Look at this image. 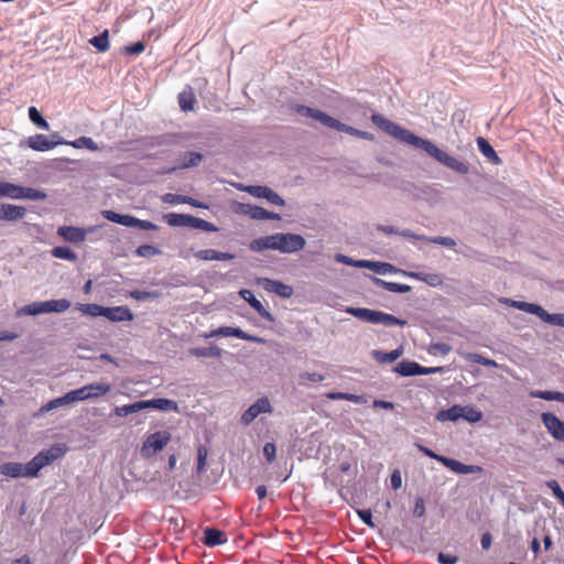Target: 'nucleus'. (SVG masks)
<instances>
[{
  "mask_svg": "<svg viewBox=\"0 0 564 564\" xmlns=\"http://www.w3.org/2000/svg\"><path fill=\"white\" fill-rule=\"evenodd\" d=\"M357 513L364 523H366L370 528L375 527V523L372 521V514H371L370 510H358Z\"/></svg>",
  "mask_w": 564,
  "mask_h": 564,
  "instance_id": "0e129e2a",
  "label": "nucleus"
},
{
  "mask_svg": "<svg viewBox=\"0 0 564 564\" xmlns=\"http://www.w3.org/2000/svg\"><path fill=\"white\" fill-rule=\"evenodd\" d=\"M162 200L170 205L185 204L186 196L167 193L162 196Z\"/></svg>",
  "mask_w": 564,
  "mask_h": 564,
  "instance_id": "13d9d810",
  "label": "nucleus"
},
{
  "mask_svg": "<svg viewBox=\"0 0 564 564\" xmlns=\"http://www.w3.org/2000/svg\"><path fill=\"white\" fill-rule=\"evenodd\" d=\"M143 410H147V404L144 403V400H141L131 404L116 406L115 414L119 417H123Z\"/></svg>",
  "mask_w": 564,
  "mask_h": 564,
  "instance_id": "a878e982",
  "label": "nucleus"
},
{
  "mask_svg": "<svg viewBox=\"0 0 564 564\" xmlns=\"http://www.w3.org/2000/svg\"><path fill=\"white\" fill-rule=\"evenodd\" d=\"M429 240L433 243L441 245V246H444L447 248H454L456 246V242L454 241V239H452L449 237L437 236V237H433Z\"/></svg>",
  "mask_w": 564,
  "mask_h": 564,
  "instance_id": "bf43d9fd",
  "label": "nucleus"
},
{
  "mask_svg": "<svg viewBox=\"0 0 564 564\" xmlns=\"http://www.w3.org/2000/svg\"><path fill=\"white\" fill-rule=\"evenodd\" d=\"M171 437V433L167 431L150 434L141 447V455L147 458L152 457L169 444Z\"/></svg>",
  "mask_w": 564,
  "mask_h": 564,
  "instance_id": "0eeeda50",
  "label": "nucleus"
},
{
  "mask_svg": "<svg viewBox=\"0 0 564 564\" xmlns=\"http://www.w3.org/2000/svg\"><path fill=\"white\" fill-rule=\"evenodd\" d=\"M202 161V154L196 152H189L184 155V160L181 164V167H192L198 165V163Z\"/></svg>",
  "mask_w": 564,
  "mask_h": 564,
  "instance_id": "8fccbe9b",
  "label": "nucleus"
},
{
  "mask_svg": "<svg viewBox=\"0 0 564 564\" xmlns=\"http://www.w3.org/2000/svg\"><path fill=\"white\" fill-rule=\"evenodd\" d=\"M239 295L250 304V306L268 322H274L273 315L262 305V303L256 299L250 290H240Z\"/></svg>",
  "mask_w": 564,
  "mask_h": 564,
  "instance_id": "2eb2a0df",
  "label": "nucleus"
},
{
  "mask_svg": "<svg viewBox=\"0 0 564 564\" xmlns=\"http://www.w3.org/2000/svg\"><path fill=\"white\" fill-rule=\"evenodd\" d=\"M64 454V449L62 446L56 445L51 447L47 451H43L34 456L29 463V475L31 478L36 477L39 471L45 466L53 463L55 459L59 458Z\"/></svg>",
  "mask_w": 564,
  "mask_h": 564,
  "instance_id": "423d86ee",
  "label": "nucleus"
},
{
  "mask_svg": "<svg viewBox=\"0 0 564 564\" xmlns=\"http://www.w3.org/2000/svg\"><path fill=\"white\" fill-rule=\"evenodd\" d=\"M25 208L12 204L0 205V219L8 221H15L22 219L25 216Z\"/></svg>",
  "mask_w": 564,
  "mask_h": 564,
  "instance_id": "f3484780",
  "label": "nucleus"
},
{
  "mask_svg": "<svg viewBox=\"0 0 564 564\" xmlns=\"http://www.w3.org/2000/svg\"><path fill=\"white\" fill-rule=\"evenodd\" d=\"M45 303V313L48 314V313H64L66 312L72 303L70 301L66 300V299H58V300H48V301H44Z\"/></svg>",
  "mask_w": 564,
  "mask_h": 564,
  "instance_id": "bb28decb",
  "label": "nucleus"
},
{
  "mask_svg": "<svg viewBox=\"0 0 564 564\" xmlns=\"http://www.w3.org/2000/svg\"><path fill=\"white\" fill-rule=\"evenodd\" d=\"M333 129L336 130V131H339V132H345L347 134H350V135H354V137H357V138L360 134V130L355 129V128H352L350 126H347V124L340 122L339 120H336Z\"/></svg>",
  "mask_w": 564,
  "mask_h": 564,
  "instance_id": "864d4df0",
  "label": "nucleus"
},
{
  "mask_svg": "<svg viewBox=\"0 0 564 564\" xmlns=\"http://www.w3.org/2000/svg\"><path fill=\"white\" fill-rule=\"evenodd\" d=\"M111 390V384L106 381H96L69 391L73 403L97 399L106 395Z\"/></svg>",
  "mask_w": 564,
  "mask_h": 564,
  "instance_id": "39448f33",
  "label": "nucleus"
},
{
  "mask_svg": "<svg viewBox=\"0 0 564 564\" xmlns=\"http://www.w3.org/2000/svg\"><path fill=\"white\" fill-rule=\"evenodd\" d=\"M241 191L247 192L253 197L267 199L269 203L276 206H284V199L268 186L262 185H247L239 187Z\"/></svg>",
  "mask_w": 564,
  "mask_h": 564,
  "instance_id": "9d476101",
  "label": "nucleus"
},
{
  "mask_svg": "<svg viewBox=\"0 0 564 564\" xmlns=\"http://www.w3.org/2000/svg\"><path fill=\"white\" fill-rule=\"evenodd\" d=\"M272 411L273 408L271 405L270 400L267 397H262L258 399L242 413L240 421L243 425H249L260 414H270L272 413Z\"/></svg>",
  "mask_w": 564,
  "mask_h": 564,
  "instance_id": "1a4fd4ad",
  "label": "nucleus"
},
{
  "mask_svg": "<svg viewBox=\"0 0 564 564\" xmlns=\"http://www.w3.org/2000/svg\"><path fill=\"white\" fill-rule=\"evenodd\" d=\"M21 186L9 182L0 181V198L8 197L20 199Z\"/></svg>",
  "mask_w": 564,
  "mask_h": 564,
  "instance_id": "473e14b6",
  "label": "nucleus"
},
{
  "mask_svg": "<svg viewBox=\"0 0 564 564\" xmlns=\"http://www.w3.org/2000/svg\"><path fill=\"white\" fill-rule=\"evenodd\" d=\"M296 112L303 117L312 118L318 122H321L323 126L333 129L335 122L337 119L328 116L327 113L323 112L322 110L306 107V106H296L295 108Z\"/></svg>",
  "mask_w": 564,
  "mask_h": 564,
  "instance_id": "4468645a",
  "label": "nucleus"
},
{
  "mask_svg": "<svg viewBox=\"0 0 564 564\" xmlns=\"http://www.w3.org/2000/svg\"><path fill=\"white\" fill-rule=\"evenodd\" d=\"M305 246L306 240L302 235L294 232H276L253 239L249 243V249L253 252L273 250L291 254L303 250Z\"/></svg>",
  "mask_w": 564,
  "mask_h": 564,
  "instance_id": "f03ea898",
  "label": "nucleus"
},
{
  "mask_svg": "<svg viewBox=\"0 0 564 564\" xmlns=\"http://www.w3.org/2000/svg\"><path fill=\"white\" fill-rule=\"evenodd\" d=\"M191 227L200 229V230H205V231H212V232L218 230V228L214 224L206 221L202 218L194 217V216H192V219H191Z\"/></svg>",
  "mask_w": 564,
  "mask_h": 564,
  "instance_id": "a18cd8bd",
  "label": "nucleus"
},
{
  "mask_svg": "<svg viewBox=\"0 0 564 564\" xmlns=\"http://www.w3.org/2000/svg\"><path fill=\"white\" fill-rule=\"evenodd\" d=\"M364 263H365L364 268L369 269V270L373 271L375 273L382 274V275L388 274V273H393L397 271L392 264L387 263V262L365 260Z\"/></svg>",
  "mask_w": 564,
  "mask_h": 564,
  "instance_id": "c85d7f7f",
  "label": "nucleus"
},
{
  "mask_svg": "<svg viewBox=\"0 0 564 564\" xmlns=\"http://www.w3.org/2000/svg\"><path fill=\"white\" fill-rule=\"evenodd\" d=\"M546 487L551 489L553 495L560 500V502L564 506V491L561 488L560 484L556 480L546 481Z\"/></svg>",
  "mask_w": 564,
  "mask_h": 564,
  "instance_id": "6e6d98bb",
  "label": "nucleus"
},
{
  "mask_svg": "<svg viewBox=\"0 0 564 564\" xmlns=\"http://www.w3.org/2000/svg\"><path fill=\"white\" fill-rule=\"evenodd\" d=\"M335 260L339 263H345L347 265H351L355 268H364V261L365 260H354L345 254L338 253L335 256Z\"/></svg>",
  "mask_w": 564,
  "mask_h": 564,
  "instance_id": "5fc2aeb1",
  "label": "nucleus"
},
{
  "mask_svg": "<svg viewBox=\"0 0 564 564\" xmlns=\"http://www.w3.org/2000/svg\"><path fill=\"white\" fill-rule=\"evenodd\" d=\"M164 219L171 227H191V215L170 213Z\"/></svg>",
  "mask_w": 564,
  "mask_h": 564,
  "instance_id": "cd10ccee",
  "label": "nucleus"
},
{
  "mask_svg": "<svg viewBox=\"0 0 564 564\" xmlns=\"http://www.w3.org/2000/svg\"><path fill=\"white\" fill-rule=\"evenodd\" d=\"M73 403V400H72V397H70V393L67 392L66 394H64L63 397H59V398H56V399H53L51 400L50 402H47L46 404H44L41 409H40V413H47L50 411H53L55 409H58L61 406H65V405H68Z\"/></svg>",
  "mask_w": 564,
  "mask_h": 564,
  "instance_id": "7c9ffc66",
  "label": "nucleus"
},
{
  "mask_svg": "<svg viewBox=\"0 0 564 564\" xmlns=\"http://www.w3.org/2000/svg\"><path fill=\"white\" fill-rule=\"evenodd\" d=\"M66 144L72 145L73 148H82L86 147L88 150L96 151L98 150V147L96 142L91 138L82 137L75 141L66 142Z\"/></svg>",
  "mask_w": 564,
  "mask_h": 564,
  "instance_id": "49530a36",
  "label": "nucleus"
},
{
  "mask_svg": "<svg viewBox=\"0 0 564 564\" xmlns=\"http://www.w3.org/2000/svg\"><path fill=\"white\" fill-rule=\"evenodd\" d=\"M180 107L184 111L192 110L194 107L195 98L192 93L183 91L178 97Z\"/></svg>",
  "mask_w": 564,
  "mask_h": 564,
  "instance_id": "de8ad7c7",
  "label": "nucleus"
},
{
  "mask_svg": "<svg viewBox=\"0 0 564 564\" xmlns=\"http://www.w3.org/2000/svg\"><path fill=\"white\" fill-rule=\"evenodd\" d=\"M89 43L99 52H107L109 50V31L105 30L100 35L94 36Z\"/></svg>",
  "mask_w": 564,
  "mask_h": 564,
  "instance_id": "c9c22d12",
  "label": "nucleus"
},
{
  "mask_svg": "<svg viewBox=\"0 0 564 564\" xmlns=\"http://www.w3.org/2000/svg\"><path fill=\"white\" fill-rule=\"evenodd\" d=\"M96 227L80 228L73 226H62L57 234L66 241L78 243L86 240L87 234L93 232Z\"/></svg>",
  "mask_w": 564,
  "mask_h": 564,
  "instance_id": "ddd939ff",
  "label": "nucleus"
},
{
  "mask_svg": "<svg viewBox=\"0 0 564 564\" xmlns=\"http://www.w3.org/2000/svg\"><path fill=\"white\" fill-rule=\"evenodd\" d=\"M403 354L402 348H397L392 351L384 352L381 350H373L371 352L373 359L380 364H391L395 361L398 358H400Z\"/></svg>",
  "mask_w": 564,
  "mask_h": 564,
  "instance_id": "393cba45",
  "label": "nucleus"
},
{
  "mask_svg": "<svg viewBox=\"0 0 564 564\" xmlns=\"http://www.w3.org/2000/svg\"><path fill=\"white\" fill-rule=\"evenodd\" d=\"M45 313V303L44 302H33L31 304L24 305L20 307L17 312V316H36Z\"/></svg>",
  "mask_w": 564,
  "mask_h": 564,
  "instance_id": "b1692460",
  "label": "nucleus"
},
{
  "mask_svg": "<svg viewBox=\"0 0 564 564\" xmlns=\"http://www.w3.org/2000/svg\"><path fill=\"white\" fill-rule=\"evenodd\" d=\"M0 474L10 478H31V476L29 475L28 464H21L15 462L0 465Z\"/></svg>",
  "mask_w": 564,
  "mask_h": 564,
  "instance_id": "dca6fc26",
  "label": "nucleus"
},
{
  "mask_svg": "<svg viewBox=\"0 0 564 564\" xmlns=\"http://www.w3.org/2000/svg\"><path fill=\"white\" fill-rule=\"evenodd\" d=\"M207 456V448L205 446H199L197 449V473H202L205 469Z\"/></svg>",
  "mask_w": 564,
  "mask_h": 564,
  "instance_id": "603ef678",
  "label": "nucleus"
},
{
  "mask_svg": "<svg viewBox=\"0 0 564 564\" xmlns=\"http://www.w3.org/2000/svg\"><path fill=\"white\" fill-rule=\"evenodd\" d=\"M160 253V250L151 245H142L137 249L139 257H153Z\"/></svg>",
  "mask_w": 564,
  "mask_h": 564,
  "instance_id": "4d7b16f0",
  "label": "nucleus"
},
{
  "mask_svg": "<svg viewBox=\"0 0 564 564\" xmlns=\"http://www.w3.org/2000/svg\"><path fill=\"white\" fill-rule=\"evenodd\" d=\"M373 282L377 285H380L383 289H386L387 291L393 292V293H408V292L411 291V286L408 285V284H401V283H398V282H387V281L381 280L379 278H373Z\"/></svg>",
  "mask_w": 564,
  "mask_h": 564,
  "instance_id": "72a5a7b5",
  "label": "nucleus"
},
{
  "mask_svg": "<svg viewBox=\"0 0 564 564\" xmlns=\"http://www.w3.org/2000/svg\"><path fill=\"white\" fill-rule=\"evenodd\" d=\"M300 378L302 380H308V381H312V382H322L325 380V376L322 375V373H318V372H302L300 375Z\"/></svg>",
  "mask_w": 564,
  "mask_h": 564,
  "instance_id": "052dcab7",
  "label": "nucleus"
},
{
  "mask_svg": "<svg viewBox=\"0 0 564 564\" xmlns=\"http://www.w3.org/2000/svg\"><path fill=\"white\" fill-rule=\"evenodd\" d=\"M144 403L147 404V409H155L161 411H177L178 406L177 403L173 400L169 399H152V400H144Z\"/></svg>",
  "mask_w": 564,
  "mask_h": 564,
  "instance_id": "5701e85b",
  "label": "nucleus"
},
{
  "mask_svg": "<svg viewBox=\"0 0 564 564\" xmlns=\"http://www.w3.org/2000/svg\"><path fill=\"white\" fill-rule=\"evenodd\" d=\"M134 227H138L142 230H156L158 229V226L155 224H153L149 220H142L139 218H137Z\"/></svg>",
  "mask_w": 564,
  "mask_h": 564,
  "instance_id": "338daca9",
  "label": "nucleus"
},
{
  "mask_svg": "<svg viewBox=\"0 0 564 564\" xmlns=\"http://www.w3.org/2000/svg\"><path fill=\"white\" fill-rule=\"evenodd\" d=\"M542 423L550 433V435L557 442L564 444V422H562L553 413H542Z\"/></svg>",
  "mask_w": 564,
  "mask_h": 564,
  "instance_id": "f8f14e48",
  "label": "nucleus"
},
{
  "mask_svg": "<svg viewBox=\"0 0 564 564\" xmlns=\"http://www.w3.org/2000/svg\"><path fill=\"white\" fill-rule=\"evenodd\" d=\"M394 370L403 377L417 376L420 372V365L414 361L403 360L397 365Z\"/></svg>",
  "mask_w": 564,
  "mask_h": 564,
  "instance_id": "2f4dec72",
  "label": "nucleus"
},
{
  "mask_svg": "<svg viewBox=\"0 0 564 564\" xmlns=\"http://www.w3.org/2000/svg\"><path fill=\"white\" fill-rule=\"evenodd\" d=\"M130 296L134 300H138V301H143V300H148L150 297H153L154 296V293L152 292H148V291H132L130 293Z\"/></svg>",
  "mask_w": 564,
  "mask_h": 564,
  "instance_id": "69168bd1",
  "label": "nucleus"
},
{
  "mask_svg": "<svg viewBox=\"0 0 564 564\" xmlns=\"http://www.w3.org/2000/svg\"><path fill=\"white\" fill-rule=\"evenodd\" d=\"M463 358H465L466 360L470 361V362H475V364H480V365H484V366H487V367H497V362L492 359H488L479 354H475V352H459Z\"/></svg>",
  "mask_w": 564,
  "mask_h": 564,
  "instance_id": "58836bf2",
  "label": "nucleus"
},
{
  "mask_svg": "<svg viewBox=\"0 0 564 564\" xmlns=\"http://www.w3.org/2000/svg\"><path fill=\"white\" fill-rule=\"evenodd\" d=\"M415 447L424 455L438 460L440 463H442L444 466H446L447 468H449L452 471H454L456 474H459V475L481 474L484 470L480 466L465 465V464L460 463L459 460L448 458L445 456H441V455L436 454L435 452H433L432 449H430L421 444H415Z\"/></svg>",
  "mask_w": 564,
  "mask_h": 564,
  "instance_id": "20e7f679",
  "label": "nucleus"
},
{
  "mask_svg": "<svg viewBox=\"0 0 564 564\" xmlns=\"http://www.w3.org/2000/svg\"><path fill=\"white\" fill-rule=\"evenodd\" d=\"M462 419V405L455 404L446 410H441L436 414L438 422H457Z\"/></svg>",
  "mask_w": 564,
  "mask_h": 564,
  "instance_id": "4be33fe9",
  "label": "nucleus"
},
{
  "mask_svg": "<svg viewBox=\"0 0 564 564\" xmlns=\"http://www.w3.org/2000/svg\"><path fill=\"white\" fill-rule=\"evenodd\" d=\"M500 302L525 313L536 315L550 325L564 328V314H550L542 306L534 303L514 301L510 299H501Z\"/></svg>",
  "mask_w": 564,
  "mask_h": 564,
  "instance_id": "7ed1b4c3",
  "label": "nucleus"
},
{
  "mask_svg": "<svg viewBox=\"0 0 564 564\" xmlns=\"http://www.w3.org/2000/svg\"><path fill=\"white\" fill-rule=\"evenodd\" d=\"M531 397L546 401H558L564 403V393L558 391H532Z\"/></svg>",
  "mask_w": 564,
  "mask_h": 564,
  "instance_id": "ea45409f",
  "label": "nucleus"
},
{
  "mask_svg": "<svg viewBox=\"0 0 564 564\" xmlns=\"http://www.w3.org/2000/svg\"><path fill=\"white\" fill-rule=\"evenodd\" d=\"M76 308L85 315L93 317L104 316L105 307L98 304H76Z\"/></svg>",
  "mask_w": 564,
  "mask_h": 564,
  "instance_id": "e433bc0d",
  "label": "nucleus"
},
{
  "mask_svg": "<svg viewBox=\"0 0 564 564\" xmlns=\"http://www.w3.org/2000/svg\"><path fill=\"white\" fill-rule=\"evenodd\" d=\"M462 419L468 423H477L482 419V413L471 405H462Z\"/></svg>",
  "mask_w": 564,
  "mask_h": 564,
  "instance_id": "4c0bfd02",
  "label": "nucleus"
},
{
  "mask_svg": "<svg viewBox=\"0 0 564 564\" xmlns=\"http://www.w3.org/2000/svg\"><path fill=\"white\" fill-rule=\"evenodd\" d=\"M275 445L273 443H267L263 446V455L269 462H273L275 459Z\"/></svg>",
  "mask_w": 564,
  "mask_h": 564,
  "instance_id": "e2e57ef3",
  "label": "nucleus"
},
{
  "mask_svg": "<svg viewBox=\"0 0 564 564\" xmlns=\"http://www.w3.org/2000/svg\"><path fill=\"white\" fill-rule=\"evenodd\" d=\"M59 142L48 140L46 135L35 134L28 139V145L35 151H48L54 149Z\"/></svg>",
  "mask_w": 564,
  "mask_h": 564,
  "instance_id": "6ab92c4d",
  "label": "nucleus"
},
{
  "mask_svg": "<svg viewBox=\"0 0 564 564\" xmlns=\"http://www.w3.org/2000/svg\"><path fill=\"white\" fill-rule=\"evenodd\" d=\"M383 324L384 326H394V325H399V326H404L406 324V321L404 319H400L391 314H388L386 313L384 317H383Z\"/></svg>",
  "mask_w": 564,
  "mask_h": 564,
  "instance_id": "680f3d73",
  "label": "nucleus"
},
{
  "mask_svg": "<svg viewBox=\"0 0 564 564\" xmlns=\"http://www.w3.org/2000/svg\"><path fill=\"white\" fill-rule=\"evenodd\" d=\"M189 354L192 356H195L198 358H206V357L220 358L223 355V350L217 346L196 347V348H191Z\"/></svg>",
  "mask_w": 564,
  "mask_h": 564,
  "instance_id": "c756f323",
  "label": "nucleus"
},
{
  "mask_svg": "<svg viewBox=\"0 0 564 564\" xmlns=\"http://www.w3.org/2000/svg\"><path fill=\"white\" fill-rule=\"evenodd\" d=\"M52 254L58 259H65L69 261L76 260V254L69 247H56L52 250Z\"/></svg>",
  "mask_w": 564,
  "mask_h": 564,
  "instance_id": "c03bdc74",
  "label": "nucleus"
},
{
  "mask_svg": "<svg viewBox=\"0 0 564 564\" xmlns=\"http://www.w3.org/2000/svg\"><path fill=\"white\" fill-rule=\"evenodd\" d=\"M477 145L479 152L491 163L499 165L501 164V160L496 153L495 149L490 145V143L482 137L477 139Z\"/></svg>",
  "mask_w": 564,
  "mask_h": 564,
  "instance_id": "412c9836",
  "label": "nucleus"
},
{
  "mask_svg": "<svg viewBox=\"0 0 564 564\" xmlns=\"http://www.w3.org/2000/svg\"><path fill=\"white\" fill-rule=\"evenodd\" d=\"M225 542L223 540V532L214 529V528H206L204 530V543L208 546H216L220 545Z\"/></svg>",
  "mask_w": 564,
  "mask_h": 564,
  "instance_id": "f704fd0d",
  "label": "nucleus"
},
{
  "mask_svg": "<svg viewBox=\"0 0 564 564\" xmlns=\"http://www.w3.org/2000/svg\"><path fill=\"white\" fill-rule=\"evenodd\" d=\"M218 336L237 337V338H240L243 340L258 343V344H264V341H265L262 337H257V336L250 335L238 327H230V326H223V327L212 330L208 334L203 335V337L206 339L213 338V337H218Z\"/></svg>",
  "mask_w": 564,
  "mask_h": 564,
  "instance_id": "6e6552de",
  "label": "nucleus"
},
{
  "mask_svg": "<svg viewBox=\"0 0 564 564\" xmlns=\"http://www.w3.org/2000/svg\"><path fill=\"white\" fill-rule=\"evenodd\" d=\"M46 194L43 191L21 186L20 199L43 200Z\"/></svg>",
  "mask_w": 564,
  "mask_h": 564,
  "instance_id": "a19ab883",
  "label": "nucleus"
},
{
  "mask_svg": "<svg viewBox=\"0 0 564 564\" xmlns=\"http://www.w3.org/2000/svg\"><path fill=\"white\" fill-rule=\"evenodd\" d=\"M257 284L264 289L267 292L274 293L282 299H290L294 293V290L291 285L285 284L279 280L258 278Z\"/></svg>",
  "mask_w": 564,
  "mask_h": 564,
  "instance_id": "9b49d317",
  "label": "nucleus"
},
{
  "mask_svg": "<svg viewBox=\"0 0 564 564\" xmlns=\"http://www.w3.org/2000/svg\"><path fill=\"white\" fill-rule=\"evenodd\" d=\"M243 213L249 215L252 219L257 220H267L268 216V210L259 206L249 205Z\"/></svg>",
  "mask_w": 564,
  "mask_h": 564,
  "instance_id": "09e8293b",
  "label": "nucleus"
},
{
  "mask_svg": "<svg viewBox=\"0 0 564 564\" xmlns=\"http://www.w3.org/2000/svg\"><path fill=\"white\" fill-rule=\"evenodd\" d=\"M371 121L398 141L424 150L430 156L456 173L462 175L469 173V166L467 163L447 154L430 140L417 137L410 130L402 128L379 113H373L371 116Z\"/></svg>",
  "mask_w": 564,
  "mask_h": 564,
  "instance_id": "f257e3e1",
  "label": "nucleus"
},
{
  "mask_svg": "<svg viewBox=\"0 0 564 564\" xmlns=\"http://www.w3.org/2000/svg\"><path fill=\"white\" fill-rule=\"evenodd\" d=\"M29 118L37 128L50 130L48 122L43 118L41 112L35 107L29 108Z\"/></svg>",
  "mask_w": 564,
  "mask_h": 564,
  "instance_id": "79ce46f5",
  "label": "nucleus"
},
{
  "mask_svg": "<svg viewBox=\"0 0 564 564\" xmlns=\"http://www.w3.org/2000/svg\"><path fill=\"white\" fill-rule=\"evenodd\" d=\"M371 311L369 308H361V307H346L345 312L355 316L356 318L364 321V322H370Z\"/></svg>",
  "mask_w": 564,
  "mask_h": 564,
  "instance_id": "37998d69",
  "label": "nucleus"
},
{
  "mask_svg": "<svg viewBox=\"0 0 564 564\" xmlns=\"http://www.w3.org/2000/svg\"><path fill=\"white\" fill-rule=\"evenodd\" d=\"M101 215L109 221L122 225L124 227H134L137 218L131 215L118 214L112 210H102Z\"/></svg>",
  "mask_w": 564,
  "mask_h": 564,
  "instance_id": "aec40b11",
  "label": "nucleus"
},
{
  "mask_svg": "<svg viewBox=\"0 0 564 564\" xmlns=\"http://www.w3.org/2000/svg\"><path fill=\"white\" fill-rule=\"evenodd\" d=\"M104 317L111 322L132 321L133 314L126 306L105 307Z\"/></svg>",
  "mask_w": 564,
  "mask_h": 564,
  "instance_id": "a211bd4d",
  "label": "nucleus"
},
{
  "mask_svg": "<svg viewBox=\"0 0 564 564\" xmlns=\"http://www.w3.org/2000/svg\"><path fill=\"white\" fill-rule=\"evenodd\" d=\"M194 257L204 261H213L217 260L218 251L214 249H204L195 252Z\"/></svg>",
  "mask_w": 564,
  "mask_h": 564,
  "instance_id": "3c124183",
  "label": "nucleus"
},
{
  "mask_svg": "<svg viewBox=\"0 0 564 564\" xmlns=\"http://www.w3.org/2000/svg\"><path fill=\"white\" fill-rule=\"evenodd\" d=\"M437 561L440 564H456L458 558L455 555L440 553Z\"/></svg>",
  "mask_w": 564,
  "mask_h": 564,
  "instance_id": "774afa93",
  "label": "nucleus"
}]
</instances>
